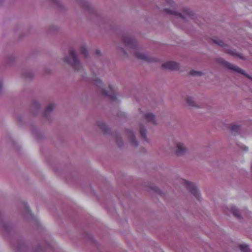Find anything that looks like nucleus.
I'll list each match as a JSON object with an SVG mask.
<instances>
[{
	"label": "nucleus",
	"mask_w": 252,
	"mask_h": 252,
	"mask_svg": "<svg viewBox=\"0 0 252 252\" xmlns=\"http://www.w3.org/2000/svg\"><path fill=\"white\" fill-rule=\"evenodd\" d=\"M74 0L86 10L87 16L91 20L96 23L102 28L109 27V19L104 13L98 12L86 0Z\"/></svg>",
	"instance_id": "obj_1"
},
{
	"label": "nucleus",
	"mask_w": 252,
	"mask_h": 252,
	"mask_svg": "<svg viewBox=\"0 0 252 252\" xmlns=\"http://www.w3.org/2000/svg\"><path fill=\"white\" fill-rule=\"evenodd\" d=\"M63 61L69 64L75 71H79L82 68L81 62L73 48H70L68 55L63 58Z\"/></svg>",
	"instance_id": "obj_2"
},
{
	"label": "nucleus",
	"mask_w": 252,
	"mask_h": 252,
	"mask_svg": "<svg viewBox=\"0 0 252 252\" xmlns=\"http://www.w3.org/2000/svg\"><path fill=\"white\" fill-rule=\"evenodd\" d=\"M124 44L125 46L128 49L131 50L130 52L134 53L135 57L142 60L147 62H151L152 60L147 54L142 53L140 52H134L133 50L135 49L136 46V41L134 38L131 37H126L124 38Z\"/></svg>",
	"instance_id": "obj_3"
},
{
	"label": "nucleus",
	"mask_w": 252,
	"mask_h": 252,
	"mask_svg": "<svg viewBox=\"0 0 252 252\" xmlns=\"http://www.w3.org/2000/svg\"><path fill=\"white\" fill-rule=\"evenodd\" d=\"M94 84L98 87L97 93L103 98L110 99V94L109 91H106L103 88V84L101 80L96 78L93 80Z\"/></svg>",
	"instance_id": "obj_4"
},
{
	"label": "nucleus",
	"mask_w": 252,
	"mask_h": 252,
	"mask_svg": "<svg viewBox=\"0 0 252 252\" xmlns=\"http://www.w3.org/2000/svg\"><path fill=\"white\" fill-rule=\"evenodd\" d=\"M165 11L168 14L176 16L178 18L182 20H185L187 18H190L192 15V12L187 8L184 9L183 14L177 13L172 9L167 8H165Z\"/></svg>",
	"instance_id": "obj_5"
},
{
	"label": "nucleus",
	"mask_w": 252,
	"mask_h": 252,
	"mask_svg": "<svg viewBox=\"0 0 252 252\" xmlns=\"http://www.w3.org/2000/svg\"><path fill=\"white\" fill-rule=\"evenodd\" d=\"M0 226L2 230L5 233L8 234L12 230V226L8 221L5 217H4L2 213L0 211Z\"/></svg>",
	"instance_id": "obj_6"
},
{
	"label": "nucleus",
	"mask_w": 252,
	"mask_h": 252,
	"mask_svg": "<svg viewBox=\"0 0 252 252\" xmlns=\"http://www.w3.org/2000/svg\"><path fill=\"white\" fill-rule=\"evenodd\" d=\"M183 182L191 193L197 199L199 200L200 196V193L194 185L185 180H183Z\"/></svg>",
	"instance_id": "obj_7"
},
{
	"label": "nucleus",
	"mask_w": 252,
	"mask_h": 252,
	"mask_svg": "<svg viewBox=\"0 0 252 252\" xmlns=\"http://www.w3.org/2000/svg\"><path fill=\"white\" fill-rule=\"evenodd\" d=\"M13 247L17 252H28L29 249L22 240H18Z\"/></svg>",
	"instance_id": "obj_8"
},
{
	"label": "nucleus",
	"mask_w": 252,
	"mask_h": 252,
	"mask_svg": "<svg viewBox=\"0 0 252 252\" xmlns=\"http://www.w3.org/2000/svg\"><path fill=\"white\" fill-rule=\"evenodd\" d=\"M96 124L104 135H106L109 134V128L103 120L96 121Z\"/></svg>",
	"instance_id": "obj_9"
},
{
	"label": "nucleus",
	"mask_w": 252,
	"mask_h": 252,
	"mask_svg": "<svg viewBox=\"0 0 252 252\" xmlns=\"http://www.w3.org/2000/svg\"><path fill=\"white\" fill-rule=\"evenodd\" d=\"M176 153L178 155H181L187 151V149L184 144L181 142H176Z\"/></svg>",
	"instance_id": "obj_10"
},
{
	"label": "nucleus",
	"mask_w": 252,
	"mask_h": 252,
	"mask_svg": "<svg viewBox=\"0 0 252 252\" xmlns=\"http://www.w3.org/2000/svg\"><path fill=\"white\" fill-rule=\"evenodd\" d=\"M140 117H144L145 120L146 122H151L154 124H156L155 116L150 112H147L145 114L141 113L140 114Z\"/></svg>",
	"instance_id": "obj_11"
},
{
	"label": "nucleus",
	"mask_w": 252,
	"mask_h": 252,
	"mask_svg": "<svg viewBox=\"0 0 252 252\" xmlns=\"http://www.w3.org/2000/svg\"><path fill=\"white\" fill-rule=\"evenodd\" d=\"M126 136L131 145L136 147L138 146V142L135 140L133 131L129 129L127 130L126 131Z\"/></svg>",
	"instance_id": "obj_12"
},
{
	"label": "nucleus",
	"mask_w": 252,
	"mask_h": 252,
	"mask_svg": "<svg viewBox=\"0 0 252 252\" xmlns=\"http://www.w3.org/2000/svg\"><path fill=\"white\" fill-rule=\"evenodd\" d=\"M163 67L170 69V70H176L179 68V64L175 62L169 61L165 63L162 64Z\"/></svg>",
	"instance_id": "obj_13"
},
{
	"label": "nucleus",
	"mask_w": 252,
	"mask_h": 252,
	"mask_svg": "<svg viewBox=\"0 0 252 252\" xmlns=\"http://www.w3.org/2000/svg\"><path fill=\"white\" fill-rule=\"evenodd\" d=\"M55 108L54 104L53 103L49 104L46 108L43 114V117L49 120V116Z\"/></svg>",
	"instance_id": "obj_14"
},
{
	"label": "nucleus",
	"mask_w": 252,
	"mask_h": 252,
	"mask_svg": "<svg viewBox=\"0 0 252 252\" xmlns=\"http://www.w3.org/2000/svg\"><path fill=\"white\" fill-rule=\"evenodd\" d=\"M40 108V105L36 101H33L30 107V111L33 115H36L39 111Z\"/></svg>",
	"instance_id": "obj_15"
},
{
	"label": "nucleus",
	"mask_w": 252,
	"mask_h": 252,
	"mask_svg": "<svg viewBox=\"0 0 252 252\" xmlns=\"http://www.w3.org/2000/svg\"><path fill=\"white\" fill-rule=\"evenodd\" d=\"M225 64L227 68H229L230 69H231L233 71H234L236 72H238V73H241L243 74H244V72H243V70H242L241 68L237 67V66H235L234 64H232L230 63L227 62H226L225 63Z\"/></svg>",
	"instance_id": "obj_16"
},
{
	"label": "nucleus",
	"mask_w": 252,
	"mask_h": 252,
	"mask_svg": "<svg viewBox=\"0 0 252 252\" xmlns=\"http://www.w3.org/2000/svg\"><path fill=\"white\" fill-rule=\"evenodd\" d=\"M52 2L55 4L56 6V8L59 11H63L65 9L64 6L62 4V3L59 0H51Z\"/></svg>",
	"instance_id": "obj_17"
},
{
	"label": "nucleus",
	"mask_w": 252,
	"mask_h": 252,
	"mask_svg": "<svg viewBox=\"0 0 252 252\" xmlns=\"http://www.w3.org/2000/svg\"><path fill=\"white\" fill-rule=\"evenodd\" d=\"M80 53L85 59H87L89 57L88 51L85 45H82L80 47Z\"/></svg>",
	"instance_id": "obj_18"
},
{
	"label": "nucleus",
	"mask_w": 252,
	"mask_h": 252,
	"mask_svg": "<svg viewBox=\"0 0 252 252\" xmlns=\"http://www.w3.org/2000/svg\"><path fill=\"white\" fill-rule=\"evenodd\" d=\"M140 133L141 137L147 140L146 139V130L144 128L142 124H140Z\"/></svg>",
	"instance_id": "obj_19"
},
{
	"label": "nucleus",
	"mask_w": 252,
	"mask_h": 252,
	"mask_svg": "<svg viewBox=\"0 0 252 252\" xmlns=\"http://www.w3.org/2000/svg\"><path fill=\"white\" fill-rule=\"evenodd\" d=\"M239 247L242 252H250V249L246 244H241L240 245Z\"/></svg>",
	"instance_id": "obj_20"
},
{
	"label": "nucleus",
	"mask_w": 252,
	"mask_h": 252,
	"mask_svg": "<svg viewBox=\"0 0 252 252\" xmlns=\"http://www.w3.org/2000/svg\"><path fill=\"white\" fill-rule=\"evenodd\" d=\"M23 75L25 78L28 79H32L33 77V73L30 71L23 72Z\"/></svg>",
	"instance_id": "obj_21"
},
{
	"label": "nucleus",
	"mask_w": 252,
	"mask_h": 252,
	"mask_svg": "<svg viewBox=\"0 0 252 252\" xmlns=\"http://www.w3.org/2000/svg\"><path fill=\"white\" fill-rule=\"evenodd\" d=\"M84 238L86 239L87 240H90V241H92V242L95 244H96V242L94 240L93 237L91 236V235H90L89 233H85L84 234Z\"/></svg>",
	"instance_id": "obj_22"
},
{
	"label": "nucleus",
	"mask_w": 252,
	"mask_h": 252,
	"mask_svg": "<svg viewBox=\"0 0 252 252\" xmlns=\"http://www.w3.org/2000/svg\"><path fill=\"white\" fill-rule=\"evenodd\" d=\"M58 31V28L54 26H51L49 28L48 30V33H53Z\"/></svg>",
	"instance_id": "obj_23"
},
{
	"label": "nucleus",
	"mask_w": 252,
	"mask_h": 252,
	"mask_svg": "<svg viewBox=\"0 0 252 252\" xmlns=\"http://www.w3.org/2000/svg\"><path fill=\"white\" fill-rule=\"evenodd\" d=\"M22 205V207H23V209H24L25 213L27 214H29L31 215V212H30L29 207L27 205V204L25 203H23Z\"/></svg>",
	"instance_id": "obj_24"
},
{
	"label": "nucleus",
	"mask_w": 252,
	"mask_h": 252,
	"mask_svg": "<svg viewBox=\"0 0 252 252\" xmlns=\"http://www.w3.org/2000/svg\"><path fill=\"white\" fill-rule=\"evenodd\" d=\"M231 211L235 216L237 217L240 216L239 211L235 207H232L231 209Z\"/></svg>",
	"instance_id": "obj_25"
},
{
	"label": "nucleus",
	"mask_w": 252,
	"mask_h": 252,
	"mask_svg": "<svg viewBox=\"0 0 252 252\" xmlns=\"http://www.w3.org/2000/svg\"><path fill=\"white\" fill-rule=\"evenodd\" d=\"M190 74L193 76H201L202 73L199 71L192 70L190 72Z\"/></svg>",
	"instance_id": "obj_26"
},
{
	"label": "nucleus",
	"mask_w": 252,
	"mask_h": 252,
	"mask_svg": "<svg viewBox=\"0 0 252 252\" xmlns=\"http://www.w3.org/2000/svg\"><path fill=\"white\" fill-rule=\"evenodd\" d=\"M111 104L112 103V102L115 100L117 99V96L116 93L112 90L111 89Z\"/></svg>",
	"instance_id": "obj_27"
},
{
	"label": "nucleus",
	"mask_w": 252,
	"mask_h": 252,
	"mask_svg": "<svg viewBox=\"0 0 252 252\" xmlns=\"http://www.w3.org/2000/svg\"><path fill=\"white\" fill-rule=\"evenodd\" d=\"M187 101L189 105L192 106L194 105V100L191 97H188L187 98Z\"/></svg>",
	"instance_id": "obj_28"
},
{
	"label": "nucleus",
	"mask_w": 252,
	"mask_h": 252,
	"mask_svg": "<svg viewBox=\"0 0 252 252\" xmlns=\"http://www.w3.org/2000/svg\"><path fill=\"white\" fill-rule=\"evenodd\" d=\"M240 129V127L239 126H231V130L232 131H236V132H237L239 131Z\"/></svg>",
	"instance_id": "obj_29"
},
{
	"label": "nucleus",
	"mask_w": 252,
	"mask_h": 252,
	"mask_svg": "<svg viewBox=\"0 0 252 252\" xmlns=\"http://www.w3.org/2000/svg\"><path fill=\"white\" fill-rule=\"evenodd\" d=\"M215 42L218 45H220V46H223L224 45V43L221 41H215Z\"/></svg>",
	"instance_id": "obj_30"
},
{
	"label": "nucleus",
	"mask_w": 252,
	"mask_h": 252,
	"mask_svg": "<svg viewBox=\"0 0 252 252\" xmlns=\"http://www.w3.org/2000/svg\"><path fill=\"white\" fill-rule=\"evenodd\" d=\"M42 249H41V248L40 247V246H39L36 249H35L34 250V251L33 252H41V251H42Z\"/></svg>",
	"instance_id": "obj_31"
},
{
	"label": "nucleus",
	"mask_w": 252,
	"mask_h": 252,
	"mask_svg": "<svg viewBox=\"0 0 252 252\" xmlns=\"http://www.w3.org/2000/svg\"><path fill=\"white\" fill-rule=\"evenodd\" d=\"M167 3L168 5H171L172 7L173 6L174 3L171 0H166Z\"/></svg>",
	"instance_id": "obj_32"
},
{
	"label": "nucleus",
	"mask_w": 252,
	"mask_h": 252,
	"mask_svg": "<svg viewBox=\"0 0 252 252\" xmlns=\"http://www.w3.org/2000/svg\"><path fill=\"white\" fill-rule=\"evenodd\" d=\"M95 54L96 56L99 57L101 56L100 51L98 49H96L95 51Z\"/></svg>",
	"instance_id": "obj_33"
},
{
	"label": "nucleus",
	"mask_w": 252,
	"mask_h": 252,
	"mask_svg": "<svg viewBox=\"0 0 252 252\" xmlns=\"http://www.w3.org/2000/svg\"><path fill=\"white\" fill-rule=\"evenodd\" d=\"M239 146H240V147H241V148L243 149L245 151H247L248 150V147L243 145H242L241 146L239 145Z\"/></svg>",
	"instance_id": "obj_34"
},
{
	"label": "nucleus",
	"mask_w": 252,
	"mask_h": 252,
	"mask_svg": "<svg viewBox=\"0 0 252 252\" xmlns=\"http://www.w3.org/2000/svg\"><path fill=\"white\" fill-rule=\"evenodd\" d=\"M17 120H18V121H19V122H21V121H22V120H21V118H18L17 119Z\"/></svg>",
	"instance_id": "obj_35"
},
{
	"label": "nucleus",
	"mask_w": 252,
	"mask_h": 252,
	"mask_svg": "<svg viewBox=\"0 0 252 252\" xmlns=\"http://www.w3.org/2000/svg\"><path fill=\"white\" fill-rule=\"evenodd\" d=\"M228 53H231V54H233V52H230V51H228Z\"/></svg>",
	"instance_id": "obj_36"
},
{
	"label": "nucleus",
	"mask_w": 252,
	"mask_h": 252,
	"mask_svg": "<svg viewBox=\"0 0 252 252\" xmlns=\"http://www.w3.org/2000/svg\"><path fill=\"white\" fill-rule=\"evenodd\" d=\"M117 142L118 143V144L119 145L120 144V143H119V142L118 140H117Z\"/></svg>",
	"instance_id": "obj_37"
},
{
	"label": "nucleus",
	"mask_w": 252,
	"mask_h": 252,
	"mask_svg": "<svg viewBox=\"0 0 252 252\" xmlns=\"http://www.w3.org/2000/svg\"><path fill=\"white\" fill-rule=\"evenodd\" d=\"M124 53L125 54H126V51H124Z\"/></svg>",
	"instance_id": "obj_38"
},
{
	"label": "nucleus",
	"mask_w": 252,
	"mask_h": 252,
	"mask_svg": "<svg viewBox=\"0 0 252 252\" xmlns=\"http://www.w3.org/2000/svg\"><path fill=\"white\" fill-rule=\"evenodd\" d=\"M108 87H109V88H110V85H108Z\"/></svg>",
	"instance_id": "obj_39"
}]
</instances>
